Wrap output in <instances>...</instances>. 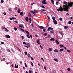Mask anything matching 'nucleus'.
Returning a JSON list of instances; mask_svg holds the SVG:
<instances>
[{"label": "nucleus", "mask_w": 73, "mask_h": 73, "mask_svg": "<svg viewBox=\"0 0 73 73\" xmlns=\"http://www.w3.org/2000/svg\"><path fill=\"white\" fill-rule=\"evenodd\" d=\"M63 4H64V5H63V8H62V7L60 6V8L57 9L58 12H59L60 11H61V12H62L63 11H64V12H65L66 11V12H68L69 7L67 5L68 4V3L66 1H64L63 2Z\"/></svg>", "instance_id": "nucleus-1"}, {"label": "nucleus", "mask_w": 73, "mask_h": 73, "mask_svg": "<svg viewBox=\"0 0 73 73\" xmlns=\"http://www.w3.org/2000/svg\"><path fill=\"white\" fill-rule=\"evenodd\" d=\"M56 19V17H52V19H53V22L54 24H57V22L56 20L55 19Z\"/></svg>", "instance_id": "nucleus-2"}, {"label": "nucleus", "mask_w": 73, "mask_h": 73, "mask_svg": "<svg viewBox=\"0 0 73 73\" xmlns=\"http://www.w3.org/2000/svg\"><path fill=\"white\" fill-rule=\"evenodd\" d=\"M68 7H73V2H70V3H68Z\"/></svg>", "instance_id": "nucleus-3"}, {"label": "nucleus", "mask_w": 73, "mask_h": 73, "mask_svg": "<svg viewBox=\"0 0 73 73\" xmlns=\"http://www.w3.org/2000/svg\"><path fill=\"white\" fill-rule=\"evenodd\" d=\"M53 29L52 27H49L47 29V31L48 32L50 31V30H53Z\"/></svg>", "instance_id": "nucleus-4"}, {"label": "nucleus", "mask_w": 73, "mask_h": 73, "mask_svg": "<svg viewBox=\"0 0 73 73\" xmlns=\"http://www.w3.org/2000/svg\"><path fill=\"white\" fill-rule=\"evenodd\" d=\"M46 0H43L42 1V3L43 4H47V3H46Z\"/></svg>", "instance_id": "nucleus-5"}, {"label": "nucleus", "mask_w": 73, "mask_h": 73, "mask_svg": "<svg viewBox=\"0 0 73 73\" xmlns=\"http://www.w3.org/2000/svg\"><path fill=\"white\" fill-rule=\"evenodd\" d=\"M38 28H39L40 29H44V27L43 26H39Z\"/></svg>", "instance_id": "nucleus-6"}, {"label": "nucleus", "mask_w": 73, "mask_h": 73, "mask_svg": "<svg viewBox=\"0 0 73 73\" xmlns=\"http://www.w3.org/2000/svg\"><path fill=\"white\" fill-rule=\"evenodd\" d=\"M19 27H20V28H24V26L23 25H19Z\"/></svg>", "instance_id": "nucleus-7"}, {"label": "nucleus", "mask_w": 73, "mask_h": 73, "mask_svg": "<svg viewBox=\"0 0 73 73\" xmlns=\"http://www.w3.org/2000/svg\"><path fill=\"white\" fill-rule=\"evenodd\" d=\"M38 40L36 41V42H37L38 44H40V41H39V40H41V39L39 38L38 39Z\"/></svg>", "instance_id": "nucleus-8"}, {"label": "nucleus", "mask_w": 73, "mask_h": 73, "mask_svg": "<svg viewBox=\"0 0 73 73\" xmlns=\"http://www.w3.org/2000/svg\"><path fill=\"white\" fill-rule=\"evenodd\" d=\"M26 45L29 47L30 48L31 47V45H30V44L28 43H27Z\"/></svg>", "instance_id": "nucleus-9"}, {"label": "nucleus", "mask_w": 73, "mask_h": 73, "mask_svg": "<svg viewBox=\"0 0 73 73\" xmlns=\"http://www.w3.org/2000/svg\"><path fill=\"white\" fill-rule=\"evenodd\" d=\"M28 19V17H26L25 18V20L26 21L28 22V19Z\"/></svg>", "instance_id": "nucleus-10"}, {"label": "nucleus", "mask_w": 73, "mask_h": 73, "mask_svg": "<svg viewBox=\"0 0 73 73\" xmlns=\"http://www.w3.org/2000/svg\"><path fill=\"white\" fill-rule=\"evenodd\" d=\"M54 52H55V53H58V50H57V49H55L54 50Z\"/></svg>", "instance_id": "nucleus-11"}, {"label": "nucleus", "mask_w": 73, "mask_h": 73, "mask_svg": "<svg viewBox=\"0 0 73 73\" xmlns=\"http://www.w3.org/2000/svg\"><path fill=\"white\" fill-rule=\"evenodd\" d=\"M58 32L60 34V35H62V32L60 31H58Z\"/></svg>", "instance_id": "nucleus-12"}, {"label": "nucleus", "mask_w": 73, "mask_h": 73, "mask_svg": "<svg viewBox=\"0 0 73 73\" xmlns=\"http://www.w3.org/2000/svg\"><path fill=\"white\" fill-rule=\"evenodd\" d=\"M50 41H54L55 40L53 38H51L50 39Z\"/></svg>", "instance_id": "nucleus-13"}, {"label": "nucleus", "mask_w": 73, "mask_h": 73, "mask_svg": "<svg viewBox=\"0 0 73 73\" xmlns=\"http://www.w3.org/2000/svg\"><path fill=\"white\" fill-rule=\"evenodd\" d=\"M5 36L7 38H10V36L9 35H5Z\"/></svg>", "instance_id": "nucleus-14"}, {"label": "nucleus", "mask_w": 73, "mask_h": 73, "mask_svg": "<svg viewBox=\"0 0 73 73\" xmlns=\"http://www.w3.org/2000/svg\"><path fill=\"white\" fill-rule=\"evenodd\" d=\"M28 15L29 17H31V14L30 13H28Z\"/></svg>", "instance_id": "nucleus-15"}, {"label": "nucleus", "mask_w": 73, "mask_h": 73, "mask_svg": "<svg viewBox=\"0 0 73 73\" xmlns=\"http://www.w3.org/2000/svg\"><path fill=\"white\" fill-rule=\"evenodd\" d=\"M37 12H38V11H32V13H33V14H35V13H37Z\"/></svg>", "instance_id": "nucleus-16"}, {"label": "nucleus", "mask_w": 73, "mask_h": 73, "mask_svg": "<svg viewBox=\"0 0 73 73\" xmlns=\"http://www.w3.org/2000/svg\"><path fill=\"white\" fill-rule=\"evenodd\" d=\"M56 44H58V45L59 44V42H58V41L57 40H56Z\"/></svg>", "instance_id": "nucleus-17"}, {"label": "nucleus", "mask_w": 73, "mask_h": 73, "mask_svg": "<svg viewBox=\"0 0 73 73\" xmlns=\"http://www.w3.org/2000/svg\"><path fill=\"white\" fill-rule=\"evenodd\" d=\"M52 73H56V71L55 70H52Z\"/></svg>", "instance_id": "nucleus-18"}, {"label": "nucleus", "mask_w": 73, "mask_h": 73, "mask_svg": "<svg viewBox=\"0 0 73 73\" xmlns=\"http://www.w3.org/2000/svg\"><path fill=\"white\" fill-rule=\"evenodd\" d=\"M21 11V10H20V9H18V13H20V12Z\"/></svg>", "instance_id": "nucleus-19"}, {"label": "nucleus", "mask_w": 73, "mask_h": 73, "mask_svg": "<svg viewBox=\"0 0 73 73\" xmlns=\"http://www.w3.org/2000/svg\"><path fill=\"white\" fill-rule=\"evenodd\" d=\"M68 27L67 26H64V29H66L68 28Z\"/></svg>", "instance_id": "nucleus-20"}, {"label": "nucleus", "mask_w": 73, "mask_h": 73, "mask_svg": "<svg viewBox=\"0 0 73 73\" xmlns=\"http://www.w3.org/2000/svg\"><path fill=\"white\" fill-rule=\"evenodd\" d=\"M15 68H16V69H17L18 68V65L17 66L16 64L15 65Z\"/></svg>", "instance_id": "nucleus-21"}, {"label": "nucleus", "mask_w": 73, "mask_h": 73, "mask_svg": "<svg viewBox=\"0 0 73 73\" xmlns=\"http://www.w3.org/2000/svg\"><path fill=\"white\" fill-rule=\"evenodd\" d=\"M54 61H56V62H58V60H57V59H56V58H54Z\"/></svg>", "instance_id": "nucleus-22"}, {"label": "nucleus", "mask_w": 73, "mask_h": 73, "mask_svg": "<svg viewBox=\"0 0 73 73\" xmlns=\"http://www.w3.org/2000/svg\"><path fill=\"white\" fill-rule=\"evenodd\" d=\"M25 32L28 34V35H29V33L28 31H25Z\"/></svg>", "instance_id": "nucleus-23"}, {"label": "nucleus", "mask_w": 73, "mask_h": 73, "mask_svg": "<svg viewBox=\"0 0 73 73\" xmlns=\"http://www.w3.org/2000/svg\"><path fill=\"white\" fill-rule=\"evenodd\" d=\"M25 32L28 34V35H29V33L28 31H25Z\"/></svg>", "instance_id": "nucleus-24"}, {"label": "nucleus", "mask_w": 73, "mask_h": 73, "mask_svg": "<svg viewBox=\"0 0 73 73\" xmlns=\"http://www.w3.org/2000/svg\"><path fill=\"white\" fill-rule=\"evenodd\" d=\"M25 32L28 34V35H29V33L28 31H25Z\"/></svg>", "instance_id": "nucleus-25"}, {"label": "nucleus", "mask_w": 73, "mask_h": 73, "mask_svg": "<svg viewBox=\"0 0 73 73\" xmlns=\"http://www.w3.org/2000/svg\"><path fill=\"white\" fill-rule=\"evenodd\" d=\"M25 32L28 34V35H29V33L28 31H25Z\"/></svg>", "instance_id": "nucleus-26"}, {"label": "nucleus", "mask_w": 73, "mask_h": 73, "mask_svg": "<svg viewBox=\"0 0 73 73\" xmlns=\"http://www.w3.org/2000/svg\"><path fill=\"white\" fill-rule=\"evenodd\" d=\"M25 32L28 34V35H29V33L28 31H25Z\"/></svg>", "instance_id": "nucleus-27"}, {"label": "nucleus", "mask_w": 73, "mask_h": 73, "mask_svg": "<svg viewBox=\"0 0 73 73\" xmlns=\"http://www.w3.org/2000/svg\"><path fill=\"white\" fill-rule=\"evenodd\" d=\"M27 56L29 58H30V57H31V55L29 54H27Z\"/></svg>", "instance_id": "nucleus-28"}, {"label": "nucleus", "mask_w": 73, "mask_h": 73, "mask_svg": "<svg viewBox=\"0 0 73 73\" xmlns=\"http://www.w3.org/2000/svg\"><path fill=\"white\" fill-rule=\"evenodd\" d=\"M68 23L69 24H72V22L71 21H69L68 22Z\"/></svg>", "instance_id": "nucleus-29"}, {"label": "nucleus", "mask_w": 73, "mask_h": 73, "mask_svg": "<svg viewBox=\"0 0 73 73\" xmlns=\"http://www.w3.org/2000/svg\"><path fill=\"white\" fill-rule=\"evenodd\" d=\"M27 37L28 38H30V36H29V35H26Z\"/></svg>", "instance_id": "nucleus-30"}, {"label": "nucleus", "mask_w": 73, "mask_h": 73, "mask_svg": "<svg viewBox=\"0 0 73 73\" xmlns=\"http://www.w3.org/2000/svg\"><path fill=\"white\" fill-rule=\"evenodd\" d=\"M23 32H24V31L23 29L21 28L20 29Z\"/></svg>", "instance_id": "nucleus-31"}, {"label": "nucleus", "mask_w": 73, "mask_h": 73, "mask_svg": "<svg viewBox=\"0 0 73 73\" xmlns=\"http://www.w3.org/2000/svg\"><path fill=\"white\" fill-rule=\"evenodd\" d=\"M52 49L51 48H50L49 49V51H50V52H52Z\"/></svg>", "instance_id": "nucleus-32"}, {"label": "nucleus", "mask_w": 73, "mask_h": 73, "mask_svg": "<svg viewBox=\"0 0 73 73\" xmlns=\"http://www.w3.org/2000/svg\"><path fill=\"white\" fill-rule=\"evenodd\" d=\"M51 1L52 3L53 4H54V1L53 0H51Z\"/></svg>", "instance_id": "nucleus-33"}, {"label": "nucleus", "mask_w": 73, "mask_h": 73, "mask_svg": "<svg viewBox=\"0 0 73 73\" xmlns=\"http://www.w3.org/2000/svg\"><path fill=\"white\" fill-rule=\"evenodd\" d=\"M50 33H54V31H50Z\"/></svg>", "instance_id": "nucleus-34"}, {"label": "nucleus", "mask_w": 73, "mask_h": 73, "mask_svg": "<svg viewBox=\"0 0 73 73\" xmlns=\"http://www.w3.org/2000/svg\"><path fill=\"white\" fill-rule=\"evenodd\" d=\"M21 38L24 39L25 38V37H24V36H21Z\"/></svg>", "instance_id": "nucleus-35"}, {"label": "nucleus", "mask_w": 73, "mask_h": 73, "mask_svg": "<svg viewBox=\"0 0 73 73\" xmlns=\"http://www.w3.org/2000/svg\"><path fill=\"white\" fill-rule=\"evenodd\" d=\"M1 28L3 29H5V27H2Z\"/></svg>", "instance_id": "nucleus-36"}, {"label": "nucleus", "mask_w": 73, "mask_h": 73, "mask_svg": "<svg viewBox=\"0 0 73 73\" xmlns=\"http://www.w3.org/2000/svg\"><path fill=\"white\" fill-rule=\"evenodd\" d=\"M60 52H62V51H63V49L62 48L60 50H59Z\"/></svg>", "instance_id": "nucleus-37"}, {"label": "nucleus", "mask_w": 73, "mask_h": 73, "mask_svg": "<svg viewBox=\"0 0 73 73\" xmlns=\"http://www.w3.org/2000/svg\"><path fill=\"white\" fill-rule=\"evenodd\" d=\"M5 31H6V32H8L9 31H8V30L7 29V28H5Z\"/></svg>", "instance_id": "nucleus-38"}, {"label": "nucleus", "mask_w": 73, "mask_h": 73, "mask_svg": "<svg viewBox=\"0 0 73 73\" xmlns=\"http://www.w3.org/2000/svg\"><path fill=\"white\" fill-rule=\"evenodd\" d=\"M44 36H47V33H44Z\"/></svg>", "instance_id": "nucleus-39"}, {"label": "nucleus", "mask_w": 73, "mask_h": 73, "mask_svg": "<svg viewBox=\"0 0 73 73\" xmlns=\"http://www.w3.org/2000/svg\"><path fill=\"white\" fill-rule=\"evenodd\" d=\"M60 47H61V48H62V47H64V45L61 44L60 45Z\"/></svg>", "instance_id": "nucleus-40"}, {"label": "nucleus", "mask_w": 73, "mask_h": 73, "mask_svg": "<svg viewBox=\"0 0 73 73\" xmlns=\"http://www.w3.org/2000/svg\"><path fill=\"white\" fill-rule=\"evenodd\" d=\"M1 3H4V1L3 0H1Z\"/></svg>", "instance_id": "nucleus-41"}, {"label": "nucleus", "mask_w": 73, "mask_h": 73, "mask_svg": "<svg viewBox=\"0 0 73 73\" xmlns=\"http://www.w3.org/2000/svg\"><path fill=\"white\" fill-rule=\"evenodd\" d=\"M40 48H41L42 49H43L42 47L41 46V45H40Z\"/></svg>", "instance_id": "nucleus-42"}, {"label": "nucleus", "mask_w": 73, "mask_h": 73, "mask_svg": "<svg viewBox=\"0 0 73 73\" xmlns=\"http://www.w3.org/2000/svg\"><path fill=\"white\" fill-rule=\"evenodd\" d=\"M67 51L68 53H70V51L69 50H67Z\"/></svg>", "instance_id": "nucleus-43"}, {"label": "nucleus", "mask_w": 73, "mask_h": 73, "mask_svg": "<svg viewBox=\"0 0 73 73\" xmlns=\"http://www.w3.org/2000/svg\"><path fill=\"white\" fill-rule=\"evenodd\" d=\"M14 29L15 30V31H17V28L16 27H14Z\"/></svg>", "instance_id": "nucleus-44"}, {"label": "nucleus", "mask_w": 73, "mask_h": 73, "mask_svg": "<svg viewBox=\"0 0 73 73\" xmlns=\"http://www.w3.org/2000/svg\"><path fill=\"white\" fill-rule=\"evenodd\" d=\"M7 51H8V52H11V51H10V50L9 49H7Z\"/></svg>", "instance_id": "nucleus-45"}, {"label": "nucleus", "mask_w": 73, "mask_h": 73, "mask_svg": "<svg viewBox=\"0 0 73 73\" xmlns=\"http://www.w3.org/2000/svg\"><path fill=\"white\" fill-rule=\"evenodd\" d=\"M45 31H46V29H44L43 30V32H45Z\"/></svg>", "instance_id": "nucleus-46"}, {"label": "nucleus", "mask_w": 73, "mask_h": 73, "mask_svg": "<svg viewBox=\"0 0 73 73\" xmlns=\"http://www.w3.org/2000/svg\"><path fill=\"white\" fill-rule=\"evenodd\" d=\"M25 55H27V52H25Z\"/></svg>", "instance_id": "nucleus-47"}, {"label": "nucleus", "mask_w": 73, "mask_h": 73, "mask_svg": "<svg viewBox=\"0 0 73 73\" xmlns=\"http://www.w3.org/2000/svg\"><path fill=\"white\" fill-rule=\"evenodd\" d=\"M25 67L26 68H27V63H25Z\"/></svg>", "instance_id": "nucleus-48"}, {"label": "nucleus", "mask_w": 73, "mask_h": 73, "mask_svg": "<svg viewBox=\"0 0 73 73\" xmlns=\"http://www.w3.org/2000/svg\"><path fill=\"white\" fill-rule=\"evenodd\" d=\"M59 20L60 21H62V18H59Z\"/></svg>", "instance_id": "nucleus-49"}, {"label": "nucleus", "mask_w": 73, "mask_h": 73, "mask_svg": "<svg viewBox=\"0 0 73 73\" xmlns=\"http://www.w3.org/2000/svg\"><path fill=\"white\" fill-rule=\"evenodd\" d=\"M70 68H68L67 69V70H68V72H69V71H70Z\"/></svg>", "instance_id": "nucleus-50"}, {"label": "nucleus", "mask_w": 73, "mask_h": 73, "mask_svg": "<svg viewBox=\"0 0 73 73\" xmlns=\"http://www.w3.org/2000/svg\"><path fill=\"white\" fill-rule=\"evenodd\" d=\"M56 5H58V2H56Z\"/></svg>", "instance_id": "nucleus-51"}, {"label": "nucleus", "mask_w": 73, "mask_h": 73, "mask_svg": "<svg viewBox=\"0 0 73 73\" xmlns=\"http://www.w3.org/2000/svg\"><path fill=\"white\" fill-rule=\"evenodd\" d=\"M23 44H24L25 45H26V42H23Z\"/></svg>", "instance_id": "nucleus-52"}, {"label": "nucleus", "mask_w": 73, "mask_h": 73, "mask_svg": "<svg viewBox=\"0 0 73 73\" xmlns=\"http://www.w3.org/2000/svg\"><path fill=\"white\" fill-rule=\"evenodd\" d=\"M11 8H10L9 9V12H11Z\"/></svg>", "instance_id": "nucleus-53"}, {"label": "nucleus", "mask_w": 73, "mask_h": 73, "mask_svg": "<svg viewBox=\"0 0 73 73\" xmlns=\"http://www.w3.org/2000/svg\"><path fill=\"white\" fill-rule=\"evenodd\" d=\"M23 12H21L20 13V15H23Z\"/></svg>", "instance_id": "nucleus-54"}, {"label": "nucleus", "mask_w": 73, "mask_h": 73, "mask_svg": "<svg viewBox=\"0 0 73 73\" xmlns=\"http://www.w3.org/2000/svg\"><path fill=\"white\" fill-rule=\"evenodd\" d=\"M31 60H34V59H33V57H31Z\"/></svg>", "instance_id": "nucleus-55"}, {"label": "nucleus", "mask_w": 73, "mask_h": 73, "mask_svg": "<svg viewBox=\"0 0 73 73\" xmlns=\"http://www.w3.org/2000/svg\"><path fill=\"white\" fill-rule=\"evenodd\" d=\"M15 10H17V7H16L15 8Z\"/></svg>", "instance_id": "nucleus-56"}, {"label": "nucleus", "mask_w": 73, "mask_h": 73, "mask_svg": "<svg viewBox=\"0 0 73 73\" xmlns=\"http://www.w3.org/2000/svg\"><path fill=\"white\" fill-rule=\"evenodd\" d=\"M41 59L44 62V59H43L42 58H41Z\"/></svg>", "instance_id": "nucleus-57"}, {"label": "nucleus", "mask_w": 73, "mask_h": 73, "mask_svg": "<svg viewBox=\"0 0 73 73\" xmlns=\"http://www.w3.org/2000/svg\"><path fill=\"white\" fill-rule=\"evenodd\" d=\"M29 20H30V21H32V19H31V18H30L29 19Z\"/></svg>", "instance_id": "nucleus-58"}, {"label": "nucleus", "mask_w": 73, "mask_h": 73, "mask_svg": "<svg viewBox=\"0 0 73 73\" xmlns=\"http://www.w3.org/2000/svg\"><path fill=\"white\" fill-rule=\"evenodd\" d=\"M47 37L48 38H49V37H50V35H48L47 36Z\"/></svg>", "instance_id": "nucleus-59"}, {"label": "nucleus", "mask_w": 73, "mask_h": 73, "mask_svg": "<svg viewBox=\"0 0 73 73\" xmlns=\"http://www.w3.org/2000/svg\"><path fill=\"white\" fill-rule=\"evenodd\" d=\"M41 7H42L43 8H44V9L45 8V7L44 6H41Z\"/></svg>", "instance_id": "nucleus-60"}, {"label": "nucleus", "mask_w": 73, "mask_h": 73, "mask_svg": "<svg viewBox=\"0 0 73 73\" xmlns=\"http://www.w3.org/2000/svg\"><path fill=\"white\" fill-rule=\"evenodd\" d=\"M31 65H32V66H33V63H32V62H31Z\"/></svg>", "instance_id": "nucleus-61"}, {"label": "nucleus", "mask_w": 73, "mask_h": 73, "mask_svg": "<svg viewBox=\"0 0 73 73\" xmlns=\"http://www.w3.org/2000/svg\"><path fill=\"white\" fill-rule=\"evenodd\" d=\"M47 17H48V20H49V19H50V18L49 16H47Z\"/></svg>", "instance_id": "nucleus-62"}, {"label": "nucleus", "mask_w": 73, "mask_h": 73, "mask_svg": "<svg viewBox=\"0 0 73 73\" xmlns=\"http://www.w3.org/2000/svg\"><path fill=\"white\" fill-rule=\"evenodd\" d=\"M29 73H32V71H31L30 70H29Z\"/></svg>", "instance_id": "nucleus-63"}, {"label": "nucleus", "mask_w": 73, "mask_h": 73, "mask_svg": "<svg viewBox=\"0 0 73 73\" xmlns=\"http://www.w3.org/2000/svg\"><path fill=\"white\" fill-rule=\"evenodd\" d=\"M3 14H4V15H6V13L4 12V13H3Z\"/></svg>", "instance_id": "nucleus-64"}]
</instances>
